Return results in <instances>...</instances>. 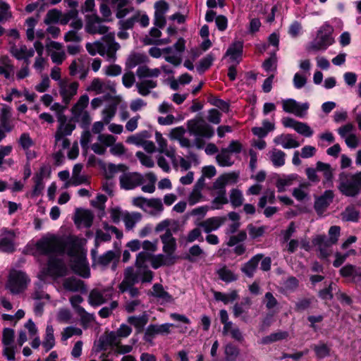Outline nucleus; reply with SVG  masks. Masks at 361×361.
Instances as JSON below:
<instances>
[{
	"label": "nucleus",
	"instance_id": "obj_48",
	"mask_svg": "<svg viewBox=\"0 0 361 361\" xmlns=\"http://www.w3.org/2000/svg\"><path fill=\"white\" fill-rule=\"evenodd\" d=\"M215 57L212 53L207 54L205 57L202 58L197 66V71L199 73H203L207 71L212 64Z\"/></svg>",
	"mask_w": 361,
	"mask_h": 361
},
{
	"label": "nucleus",
	"instance_id": "obj_58",
	"mask_svg": "<svg viewBox=\"0 0 361 361\" xmlns=\"http://www.w3.org/2000/svg\"><path fill=\"white\" fill-rule=\"evenodd\" d=\"M51 167L48 164L41 166L39 171L34 175L32 179L42 180L49 178L51 175Z\"/></svg>",
	"mask_w": 361,
	"mask_h": 361
},
{
	"label": "nucleus",
	"instance_id": "obj_51",
	"mask_svg": "<svg viewBox=\"0 0 361 361\" xmlns=\"http://www.w3.org/2000/svg\"><path fill=\"white\" fill-rule=\"evenodd\" d=\"M308 184H302L299 188H295L293 191V196L298 201H304L307 200L308 192H307Z\"/></svg>",
	"mask_w": 361,
	"mask_h": 361
},
{
	"label": "nucleus",
	"instance_id": "obj_6",
	"mask_svg": "<svg viewBox=\"0 0 361 361\" xmlns=\"http://www.w3.org/2000/svg\"><path fill=\"white\" fill-rule=\"evenodd\" d=\"M144 276L134 273V268L129 267L124 271V278L122 282L118 285L119 291L121 293L128 292L131 298H135L139 295L138 288L133 286L139 282L150 283L151 281H143Z\"/></svg>",
	"mask_w": 361,
	"mask_h": 361
},
{
	"label": "nucleus",
	"instance_id": "obj_40",
	"mask_svg": "<svg viewBox=\"0 0 361 361\" xmlns=\"http://www.w3.org/2000/svg\"><path fill=\"white\" fill-rule=\"evenodd\" d=\"M214 298L216 301H221L225 305H227L236 300L238 298V295L236 290H232L229 293L214 291Z\"/></svg>",
	"mask_w": 361,
	"mask_h": 361
},
{
	"label": "nucleus",
	"instance_id": "obj_26",
	"mask_svg": "<svg viewBox=\"0 0 361 361\" xmlns=\"http://www.w3.org/2000/svg\"><path fill=\"white\" fill-rule=\"evenodd\" d=\"M73 221L78 227L90 228L93 221L92 213L89 210L78 208L76 209Z\"/></svg>",
	"mask_w": 361,
	"mask_h": 361
},
{
	"label": "nucleus",
	"instance_id": "obj_24",
	"mask_svg": "<svg viewBox=\"0 0 361 361\" xmlns=\"http://www.w3.org/2000/svg\"><path fill=\"white\" fill-rule=\"evenodd\" d=\"M85 56H81L78 59L73 60L69 66V74L73 76H77L80 80H84L89 73V68L84 64Z\"/></svg>",
	"mask_w": 361,
	"mask_h": 361
},
{
	"label": "nucleus",
	"instance_id": "obj_56",
	"mask_svg": "<svg viewBox=\"0 0 361 361\" xmlns=\"http://www.w3.org/2000/svg\"><path fill=\"white\" fill-rule=\"evenodd\" d=\"M295 178V175H290L287 177L278 179L276 184L278 191L283 192L286 190V187L290 186Z\"/></svg>",
	"mask_w": 361,
	"mask_h": 361
},
{
	"label": "nucleus",
	"instance_id": "obj_8",
	"mask_svg": "<svg viewBox=\"0 0 361 361\" xmlns=\"http://www.w3.org/2000/svg\"><path fill=\"white\" fill-rule=\"evenodd\" d=\"M237 180L238 175L235 173H226L219 177L213 185V190L216 197L212 203H228L225 187L226 185L235 183Z\"/></svg>",
	"mask_w": 361,
	"mask_h": 361
},
{
	"label": "nucleus",
	"instance_id": "obj_36",
	"mask_svg": "<svg viewBox=\"0 0 361 361\" xmlns=\"http://www.w3.org/2000/svg\"><path fill=\"white\" fill-rule=\"evenodd\" d=\"M275 125L274 123L270 122L268 120H264L262 121V127H253L252 128V132L254 135L257 136L260 139H263L265 137L269 132L274 130Z\"/></svg>",
	"mask_w": 361,
	"mask_h": 361
},
{
	"label": "nucleus",
	"instance_id": "obj_50",
	"mask_svg": "<svg viewBox=\"0 0 361 361\" xmlns=\"http://www.w3.org/2000/svg\"><path fill=\"white\" fill-rule=\"evenodd\" d=\"M294 130L298 134L303 135L306 137H312L314 133V131L307 123L300 121H298Z\"/></svg>",
	"mask_w": 361,
	"mask_h": 361
},
{
	"label": "nucleus",
	"instance_id": "obj_53",
	"mask_svg": "<svg viewBox=\"0 0 361 361\" xmlns=\"http://www.w3.org/2000/svg\"><path fill=\"white\" fill-rule=\"evenodd\" d=\"M176 259V257L173 254H166L165 255H161V262L159 264H156L157 259L154 260L152 264V267L154 269H158L161 266L166 265H172L175 263Z\"/></svg>",
	"mask_w": 361,
	"mask_h": 361
},
{
	"label": "nucleus",
	"instance_id": "obj_46",
	"mask_svg": "<svg viewBox=\"0 0 361 361\" xmlns=\"http://www.w3.org/2000/svg\"><path fill=\"white\" fill-rule=\"evenodd\" d=\"M216 274L221 281L227 283L237 280V276L225 266L219 269L216 271Z\"/></svg>",
	"mask_w": 361,
	"mask_h": 361
},
{
	"label": "nucleus",
	"instance_id": "obj_62",
	"mask_svg": "<svg viewBox=\"0 0 361 361\" xmlns=\"http://www.w3.org/2000/svg\"><path fill=\"white\" fill-rule=\"evenodd\" d=\"M34 181V186L32 190L28 194L31 198L38 197L42 194L44 189V182L37 179H32Z\"/></svg>",
	"mask_w": 361,
	"mask_h": 361
},
{
	"label": "nucleus",
	"instance_id": "obj_64",
	"mask_svg": "<svg viewBox=\"0 0 361 361\" xmlns=\"http://www.w3.org/2000/svg\"><path fill=\"white\" fill-rule=\"evenodd\" d=\"M15 250L13 242L11 239L4 237L0 239V250L4 252H12Z\"/></svg>",
	"mask_w": 361,
	"mask_h": 361
},
{
	"label": "nucleus",
	"instance_id": "obj_14",
	"mask_svg": "<svg viewBox=\"0 0 361 361\" xmlns=\"http://www.w3.org/2000/svg\"><path fill=\"white\" fill-rule=\"evenodd\" d=\"M104 42H101L102 56L106 57L109 61L116 60V51L119 49L120 45L115 41L114 34L109 33L103 37Z\"/></svg>",
	"mask_w": 361,
	"mask_h": 361
},
{
	"label": "nucleus",
	"instance_id": "obj_2",
	"mask_svg": "<svg viewBox=\"0 0 361 361\" xmlns=\"http://www.w3.org/2000/svg\"><path fill=\"white\" fill-rule=\"evenodd\" d=\"M147 61V56L141 53L130 54L126 61V66L130 69L138 66L135 73L138 80L135 87L139 94L143 97L148 96L158 86L157 78L161 75L160 69L149 68L145 64Z\"/></svg>",
	"mask_w": 361,
	"mask_h": 361
},
{
	"label": "nucleus",
	"instance_id": "obj_52",
	"mask_svg": "<svg viewBox=\"0 0 361 361\" xmlns=\"http://www.w3.org/2000/svg\"><path fill=\"white\" fill-rule=\"evenodd\" d=\"M126 170V166L123 164L116 165L114 164H109L107 165V167L105 171L106 176L108 179H111L118 172H119V171L124 172Z\"/></svg>",
	"mask_w": 361,
	"mask_h": 361
},
{
	"label": "nucleus",
	"instance_id": "obj_55",
	"mask_svg": "<svg viewBox=\"0 0 361 361\" xmlns=\"http://www.w3.org/2000/svg\"><path fill=\"white\" fill-rule=\"evenodd\" d=\"M61 16V12L57 9L49 11L45 16L44 22L46 25L58 23Z\"/></svg>",
	"mask_w": 361,
	"mask_h": 361
},
{
	"label": "nucleus",
	"instance_id": "obj_30",
	"mask_svg": "<svg viewBox=\"0 0 361 361\" xmlns=\"http://www.w3.org/2000/svg\"><path fill=\"white\" fill-rule=\"evenodd\" d=\"M13 147L11 145L0 146V171H4L7 168L11 167L14 164L13 159H4L11 153Z\"/></svg>",
	"mask_w": 361,
	"mask_h": 361
},
{
	"label": "nucleus",
	"instance_id": "obj_42",
	"mask_svg": "<svg viewBox=\"0 0 361 361\" xmlns=\"http://www.w3.org/2000/svg\"><path fill=\"white\" fill-rule=\"evenodd\" d=\"M161 32L157 27H152L149 30V35L143 38V43L146 45H159Z\"/></svg>",
	"mask_w": 361,
	"mask_h": 361
},
{
	"label": "nucleus",
	"instance_id": "obj_10",
	"mask_svg": "<svg viewBox=\"0 0 361 361\" xmlns=\"http://www.w3.org/2000/svg\"><path fill=\"white\" fill-rule=\"evenodd\" d=\"M153 255L150 252L142 251L139 252L136 257L134 273L144 276L143 281H152L153 279V272L149 269L148 264L152 259Z\"/></svg>",
	"mask_w": 361,
	"mask_h": 361
},
{
	"label": "nucleus",
	"instance_id": "obj_3",
	"mask_svg": "<svg viewBox=\"0 0 361 361\" xmlns=\"http://www.w3.org/2000/svg\"><path fill=\"white\" fill-rule=\"evenodd\" d=\"M188 131L190 136L195 137L193 142L190 139L183 137L178 142L182 147L190 148L195 147L203 149L207 140H209L214 135V128L202 117H195L187 122Z\"/></svg>",
	"mask_w": 361,
	"mask_h": 361
},
{
	"label": "nucleus",
	"instance_id": "obj_11",
	"mask_svg": "<svg viewBox=\"0 0 361 361\" xmlns=\"http://www.w3.org/2000/svg\"><path fill=\"white\" fill-rule=\"evenodd\" d=\"M30 279L25 272L13 270L9 274L6 287L12 293L18 294L27 288Z\"/></svg>",
	"mask_w": 361,
	"mask_h": 361
},
{
	"label": "nucleus",
	"instance_id": "obj_21",
	"mask_svg": "<svg viewBox=\"0 0 361 361\" xmlns=\"http://www.w3.org/2000/svg\"><path fill=\"white\" fill-rule=\"evenodd\" d=\"M114 290L111 287L102 290H92L89 295V302L92 306H99L113 297Z\"/></svg>",
	"mask_w": 361,
	"mask_h": 361
},
{
	"label": "nucleus",
	"instance_id": "obj_43",
	"mask_svg": "<svg viewBox=\"0 0 361 361\" xmlns=\"http://www.w3.org/2000/svg\"><path fill=\"white\" fill-rule=\"evenodd\" d=\"M204 240V239L202 235V231L199 226L189 231L187 235L182 237L181 238L182 243H185V244L191 243L195 240L203 242Z\"/></svg>",
	"mask_w": 361,
	"mask_h": 361
},
{
	"label": "nucleus",
	"instance_id": "obj_60",
	"mask_svg": "<svg viewBox=\"0 0 361 361\" xmlns=\"http://www.w3.org/2000/svg\"><path fill=\"white\" fill-rule=\"evenodd\" d=\"M82 169V165L80 164H76L73 168L72 180L73 183L75 185L82 183L85 180L84 177L80 176Z\"/></svg>",
	"mask_w": 361,
	"mask_h": 361
},
{
	"label": "nucleus",
	"instance_id": "obj_45",
	"mask_svg": "<svg viewBox=\"0 0 361 361\" xmlns=\"http://www.w3.org/2000/svg\"><path fill=\"white\" fill-rule=\"evenodd\" d=\"M288 332L286 331H279L274 332L269 336H264L262 339V344H269L276 341L286 339L288 337Z\"/></svg>",
	"mask_w": 361,
	"mask_h": 361
},
{
	"label": "nucleus",
	"instance_id": "obj_12",
	"mask_svg": "<svg viewBox=\"0 0 361 361\" xmlns=\"http://www.w3.org/2000/svg\"><path fill=\"white\" fill-rule=\"evenodd\" d=\"M98 243L96 242L95 247L90 251L92 267H100L106 269L113 261L116 259L118 255L114 250H108L103 255L98 256L97 255Z\"/></svg>",
	"mask_w": 361,
	"mask_h": 361
},
{
	"label": "nucleus",
	"instance_id": "obj_35",
	"mask_svg": "<svg viewBox=\"0 0 361 361\" xmlns=\"http://www.w3.org/2000/svg\"><path fill=\"white\" fill-rule=\"evenodd\" d=\"M148 320L149 316L145 312L139 316H130L128 318V322L135 326L137 334L141 333L144 330Z\"/></svg>",
	"mask_w": 361,
	"mask_h": 361
},
{
	"label": "nucleus",
	"instance_id": "obj_19",
	"mask_svg": "<svg viewBox=\"0 0 361 361\" xmlns=\"http://www.w3.org/2000/svg\"><path fill=\"white\" fill-rule=\"evenodd\" d=\"M173 324L171 323H164L162 324H149L145 332L143 339L148 343H153V340L156 335H166L170 333V328Z\"/></svg>",
	"mask_w": 361,
	"mask_h": 361
},
{
	"label": "nucleus",
	"instance_id": "obj_22",
	"mask_svg": "<svg viewBox=\"0 0 361 361\" xmlns=\"http://www.w3.org/2000/svg\"><path fill=\"white\" fill-rule=\"evenodd\" d=\"M59 126L55 133L54 138L56 141L71 135L75 128V125L72 123V120L67 121V118L63 114H59L58 116Z\"/></svg>",
	"mask_w": 361,
	"mask_h": 361
},
{
	"label": "nucleus",
	"instance_id": "obj_27",
	"mask_svg": "<svg viewBox=\"0 0 361 361\" xmlns=\"http://www.w3.org/2000/svg\"><path fill=\"white\" fill-rule=\"evenodd\" d=\"M274 142L284 149L297 148L300 146V143L295 139V135L289 133L277 135L274 137Z\"/></svg>",
	"mask_w": 361,
	"mask_h": 361
},
{
	"label": "nucleus",
	"instance_id": "obj_38",
	"mask_svg": "<svg viewBox=\"0 0 361 361\" xmlns=\"http://www.w3.org/2000/svg\"><path fill=\"white\" fill-rule=\"evenodd\" d=\"M286 153L281 149L274 148L269 152V158L275 167H281L285 164Z\"/></svg>",
	"mask_w": 361,
	"mask_h": 361
},
{
	"label": "nucleus",
	"instance_id": "obj_23",
	"mask_svg": "<svg viewBox=\"0 0 361 361\" xmlns=\"http://www.w3.org/2000/svg\"><path fill=\"white\" fill-rule=\"evenodd\" d=\"M47 51L50 56L53 63L59 65L63 63L66 59V53L63 49L62 44L51 41L46 45Z\"/></svg>",
	"mask_w": 361,
	"mask_h": 361
},
{
	"label": "nucleus",
	"instance_id": "obj_18",
	"mask_svg": "<svg viewBox=\"0 0 361 361\" xmlns=\"http://www.w3.org/2000/svg\"><path fill=\"white\" fill-rule=\"evenodd\" d=\"M282 108L286 113L293 114L298 117L302 118L307 114L309 104L306 102L300 104L293 99H286L282 100Z\"/></svg>",
	"mask_w": 361,
	"mask_h": 361
},
{
	"label": "nucleus",
	"instance_id": "obj_4",
	"mask_svg": "<svg viewBox=\"0 0 361 361\" xmlns=\"http://www.w3.org/2000/svg\"><path fill=\"white\" fill-rule=\"evenodd\" d=\"M338 189L347 197H355L361 192V171L355 173L341 172L338 176Z\"/></svg>",
	"mask_w": 361,
	"mask_h": 361
},
{
	"label": "nucleus",
	"instance_id": "obj_32",
	"mask_svg": "<svg viewBox=\"0 0 361 361\" xmlns=\"http://www.w3.org/2000/svg\"><path fill=\"white\" fill-rule=\"evenodd\" d=\"M11 54L18 60H25L27 65L29 59L34 56L35 50L33 48L27 49L25 45L21 44L12 47Z\"/></svg>",
	"mask_w": 361,
	"mask_h": 361
},
{
	"label": "nucleus",
	"instance_id": "obj_54",
	"mask_svg": "<svg viewBox=\"0 0 361 361\" xmlns=\"http://www.w3.org/2000/svg\"><path fill=\"white\" fill-rule=\"evenodd\" d=\"M313 349L319 359H323L329 356L330 353L329 347L324 343H319L318 345H314Z\"/></svg>",
	"mask_w": 361,
	"mask_h": 361
},
{
	"label": "nucleus",
	"instance_id": "obj_15",
	"mask_svg": "<svg viewBox=\"0 0 361 361\" xmlns=\"http://www.w3.org/2000/svg\"><path fill=\"white\" fill-rule=\"evenodd\" d=\"M87 90L94 92L97 94L115 93L116 84L114 82L109 80H102L99 78H94L87 87Z\"/></svg>",
	"mask_w": 361,
	"mask_h": 361
},
{
	"label": "nucleus",
	"instance_id": "obj_61",
	"mask_svg": "<svg viewBox=\"0 0 361 361\" xmlns=\"http://www.w3.org/2000/svg\"><path fill=\"white\" fill-rule=\"evenodd\" d=\"M82 331L80 328L75 326H67L63 329L61 334V341H65L73 335L80 336Z\"/></svg>",
	"mask_w": 361,
	"mask_h": 361
},
{
	"label": "nucleus",
	"instance_id": "obj_47",
	"mask_svg": "<svg viewBox=\"0 0 361 361\" xmlns=\"http://www.w3.org/2000/svg\"><path fill=\"white\" fill-rule=\"evenodd\" d=\"M341 215L342 219L346 221L357 222L359 219L360 212L357 210L353 205H350L346 207Z\"/></svg>",
	"mask_w": 361,
	"mask_h": 361
},
{
	"label": "nucleus",
	"instance_id": "obj_44",
	"mask_svg": "<svg viewBox=\"0 0 361 361\" xmlns=\"http://www.w3.org/2000/svg\"><path fill=\"white\" fill-rule=\"evenodd\" d=\"M139 206L145 213L151 216L157 217L164 211L163 204H135Z\"/></svg>",
	"mask_w": 361,
	"mask_h": 361
},
{
	"label": "nucleus",
	"instance_id": "obj_13",
	"mask_svg": "<svg viewBox=\"0 0 361 361\" xmlns=\"http://www.w3.org/2000/svg\"><path fill=\"white\" fill-rule=\"evenodd\" d=\"M85 30L90 34L104 35L108 32L109 27L103 24L104 20L102 19L94 12L85 16Z\"/></svg>",
	"mask_w": 361,
	"mask_h": 361
},
{
	"label": "nucleus",
	"instance_id": "obj_16",
	"mask_svg": "<svg viewBox=\"0 0 361 361\" xmlns=\"http://www.w3.org/2000/svg\"><path fill=\"white\" fill-rule=\"evenodd\" d=\"M121 188L125 190H133L141 185L144 182V177L137 172H123L119 177Z\"/></svg>",
	"mask_w": 361,
	"mask_h": 361
},
{
	"label": "nucleus",
	"instance_id": "obj_1",
	"mask_svg": "<svg viewBox=\"0 0 361 361\" xmlns=\"http://www.w3.org/2000/svg\"><path fill=\"white\" fill-rule=\"evenodd\" d=\"M35 246L39 256L48 257L47 267L50 275H65L66 269L60 256L66 255L69 257L70 268L75 274L84 279L90 276L87 253L82 248V240L78 236L49 234L38 240Z\"/></svg>",
	"mask_w": 361,
	"mask_h": 361
},
{
	"label": "nucleus",
	"instance_id": "obj_20",
	"mask_svg": "<svg viewBox=\"0 0 361 361\" xmlns=\"http://www.w3.org/2000/svg\"><path fill=\"white\" fill-rule=\"evenodd\" d=\"M79 84L77 82H69L67 80L59 82V93L62 97V102L68 104L73 97L77 94Z\"/></svg>",
	"mask_w": 361,
	"mask_h": 361
},
{
	"label": "nucleus",
	"instance_id": "obj_7",
	"mask_svg": "<svg viewBox=\"0 0 361 361\" xmlns=\"http://www.w3.org/2000/svg\"><path fill=\"white\" fill-rule=\"evenodd\" d=\"M332 31V27L327 23H324L319 30L317 37L310 44L308 50H326L334 42L331 36Z\"/></svg>",
	"mask_w": 361,
	"mask_h": 361
},
{
	"label": "nucleus",
	"instance_id": "obj_39",
	"mask_svg": "<svg viewBox=\"0 0 361 361\" xmlns=\"http://www.w3.org/2000/svg\"><path fill=\"white\" fill-rule=\"evenodd\" d=\"M55 345V338L54 335V328L52 325H47L46 328V334L42 341V346L45 352L49 351Z\"/></svg>",
	"mask_w": 361,
	"mask_h": 361
},
{
	"label": "nucleus",
	"instance_id": "obj_59",
	"mask_svg": "<svg viewBox=\"0 0 361 361\" xmlns=\"http://www.w3.org/2000/svg\"><path fill=\"white\" fill-rule=\"evenodd\" d=\"M12 16L10 11V6L0 0V23L6 22Z\"/></svg>",
	"mask_w": 361,
	"mask_h": 361
},
{
	"label": "nucleus",
	"instance_id": "obj_34",
	"mask_svg": "<svg viewBox=\"0 0 361 361\" xmlns=\"http://www.w3.org/2000/svg\"><path fill=\"white\" fill-rule=\"evenodd\" d=\"M63 287L66 290L71 292H82L86 290L84 281L73 276L65 279Z\"/></svg>",
	"mask_w": 361,
	"mask_h": 361
},
{
	"label": "nucleus",
	"instance_id": "obj_57",
	"mask_svg": "<svg viewBox=\"0 0 361 361\" xmlns=\"http://www.w3.org/2000/svg\"><path fill=\"white\" fill-rule=\"evenodd\" d=\"M277 57L276 51L271 54V56L266 59L262 63L263 68L267 71H274L276 70Z\"/></svg>",
	"mask_w": 361,
	"mask_h": 361
},
{
	"label": "nucleus",
	"instance_id": "obj_5",
	"mask_svg": "<svg viewBox=\"0 0 361 361\" xmlns=\"http://www.w3.org/2000/svg\"><path fill=\"white\" fill-rule=\"evenodd\" d=\"M136 23H139L142 27H146L149 24V18L145 13L137 11L126 20H119L118 23L119 26V31L117 33L118 37L121 39H128L129 33L126 30L132 29Z\"/></svg>",
	"mask_w": 361,
	"mask_h": 361
},
{
	"label": "nucleus",
	"instance_id": "obj_28",
	"mask_svg": "<svg viewBox=\"0 0 361 361\" xmlns=\"http://www.w3.org/2000/svg\"><path fill=\"white\" fill-rule=\"evenodd\" d=\"M116 4V17L121 20L124 18L130 13L134 15V13L138 10H135L133 6H128V0H113Z\"/></svg>",
	"mask_w": 361,
	"mask_h": 361
},
{
	"label": "nucleus",
	"instance_id": "obj_9",
	"mask_svg": "<svg viewBox=\"0 0 361 361\" xmlns=\"http://www.w3.org/2000/svg\"><path fill=\"white\" fill-rule=\"evenodd\" d=\"M242 150L241 144L233 140L227 147L222 148L220 152L216 155V159L217 164L222 167H229L234 164L233 156L239 154Z\"/></svg>",
	"mask_w": 361,
	"mask_h": 361
},
{
	"label": "nucleus",
	"instance_id": "obj_25",
	"mask_svg": "<svg viewBox=\"0 0 361 361\" xmlns=\"http://www.w3.org/2000/svg\"><path fill=\"white\" fill-rule=\"evenodd\" d=\"M314 245L317 246L319 250V257L322 259H326L330 255V247L334 245V243L330 241L326 235H317L312 240Z\"/></svg>",
	"mask_w": 361,
	"mask_h": 361
},
{
	"label": "nucleus",
	"instance_id": "obj_41",
	"mask_svg": "<svg viewBox=\"0 0 361 361\" xmlns=\"http://www.w3.org/2000/svg\"><path fill=\"white\" fill-rule=\"evenodd\" d=\"M317 170L323 172L324 177V184H332L333 171L330 164L323 163L322 161H318L317 163Z\"/></svg>",
	"mask_w": 361,
	"mask_h": 361
},
{
	"label": "nucleus",
	"instance_id": "obj_63",
	"mask_svg": "<svg viewBox=\"0 0 361 361\" xmlns=\"http://www.w3.org/2000/svg\"><path fill=\"white\" fill-rule=\"evenodd\" d=\"M202 190H203L202 189L193 187V189L189 195L190 203H197L206 201L205 197L202 193Z\"/></svg>",
	"mask_w": 361,
	"mask_h": 361
},
{
	"label": "nucleus",
	"instance_id": "obj_17",
	"mask_svg": "<svg viewBox=\"0 0 361 361\" xmlns=\"http://www.w3.org/2000/svg\"><path fill=\"white\" fill-rule=\"evenodd\" d=\"M243 44L241 41L233 42L226 50L223 60L228 64H239L242 60Z\"/></svg>",
	"mask_w": 361,
	"mask_h": 361
},
{
	"label": "nucleus",
	"instance_id": "obj_33",
	"mask_svg": "<svg viewBox=\"0 0 361 361\" xmlns=\"http://www.w3.org/2000/svg\"><path fill=\"white\" fill-rule=\"evenodd\" d=\"M224 223V220L221 217H211L197 224L202 228L206 233H210L213 231L217 230Z\"/></svg>",
	"mask_w": 361,
	"mask_h": 361
},
{
	"label": "nucleus",
	"instance_id": "obj_31",
	"mask_svg": "<svg viewBox=\"0 0 361 361\" xmlns=\"http://www.w3.org/2000/svg\"><path fill=\"white\" fill-rule=\"evenodd\" d=\"M151 295L156 298L161 304L171 303L173 300L172 295L164 290L163 286L160 283L153 285Z\"/></svg>",
	"mask_w": 361,
	"mask_h": 361
},
{
	"label": "nucleus",
	"instance_id": "obj_29",
	"mask_svg": "<svg viewBox=\"0 0 361 361\" xmlns=\"http://www.w3.org/2000/svg\"><path fill=\"white\" fill-rule=\"evenodd\" d=\"M161 240L164 245L163 250L165 254H173L176 249V240L170 229H167L164 234L161 235Z\"/></svg>",
	"mask_w": 361,
	"mask_h": 361
},
{
	"label": "nucleus",
	"instance_id": "obj_37",
	"mask_svg": "<svg viewBox=\"0 0 361 361\" xmlns=\"http://www.w3.org/2000/svg\"><path fill=\"white\" fill-rule=\"evenodd\" d=\"M72 120L80 123L81 128H87L91 123V117L86 110L72 111Z\"/></svg>",
	"mask_w": 361,
	"mask_h": 361
},
{
	"label": "nucleus",
	"instance_id": "obj_49",
	"mask_svg": "<svg viewBox=\"0 0 361 361\" xmlns=\"http://www.w3.org/2000/svg\"><path fill=\"white\" fill-rule=\"evenodd\" d=\"M240 350L232 343H228L225 347L226 361H236Z\"/></svg>",
	"mask_w": 361,
	"mask_h": 361
}]
</instances>
